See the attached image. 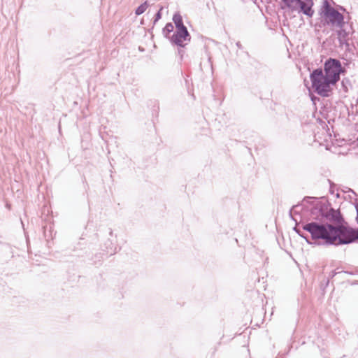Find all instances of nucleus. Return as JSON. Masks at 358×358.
<instances>
[{"mask_svg": "<svg viewBox=\"0 0 358 358\" xmlns=\"http://www.w3.org/2000/svg\"><path fill=\"white\" fill-rule=\"evenodd\" d=\"M303 229L309 232L311 238L315 241H323L325 245L345 244L342 225L334 226L330 224H322L317 222H310L303 226Z\"/></svg>", "mask_w": 358, "mask_h": 358, "instance_id": "f257e3e1", "label": "nucleus"}, {"mask_svg": "<svg viewBox=\"0 0 358 358\" xmlns=\"http://www.w3.org/2000/svg\"><path fill=\"white\" fill-rule=\"evenodd\" d=\"M310 79L314 92L323 97L329 96L333 87L336 85L324 74L321 68L313 70L310 75Z\"/></svg>", "mask_w": 358, "mask_h": 358, "instance_id": "f03ea898", "label": "nucleus"}, {"mask_svg": "<svg viewBox=\"0 0 358 358\" xmlns=\"http://www.w3.org/2000/svg\"><path fill=\"white\" fill-rule=\"evenodd\" d=\"M323 71L329 79L336 84L340 80L341 74L345 72V69L342 66L338 59L329 58L324 62Z\"/></svg>", "mask_w": 358, "mask_h": 358, "instance_id": "7ed1b4c3", "label": "nucleus"}, {"mask_svg": "<svg viewBox=\"0 0 358 358\" xmlns=\"http://www.w3.org/2000/svg\"><path fill=\"white\" fill-rule=\"evenodd\" d=\"M323 15L328 19L327 23L333 27H341L345 24L343 15L333 8L327 0L323 3Z\"/></svg>", "mask_w": 358, "mask_h": 358, "instance_id": "20e7f679", "label": "nucleus"}, {"mask_svg": "<svg viewBox=\"0 0 358 358\" xmlns=\"http://www.w3.org/2000/svg\"><path fill=\"white\" fill-rule=\"evenodd\" d=\"M191 36L189 33L185 25L180 26L176 28V31L173 34L171 37V42L177 45L178 46L184 47L183 42H189Z\"/></svg>", "mask_w": 358, "mask_h": 358, "instance_id": "39448f33", "label": "nucleus"}, {"mask_svg": "<svg viewBox=\"0 0 358 358\" xmlns=\"http://www.w3.org/2000/svg\"><path fill=\"white\" fill-rule=\"evenodd\" d=\"M327 203L316 201V203L310 209V216L313 220H322L324 218V213H327Z\"/></svg>", "mask_w": 358, "mask_h": 358, "instance_id": "423d86ee", "label": "nucleus"}, {"mask_svg": "<svg viewBox=\"0 0 358 358\" xmlns=\"http://www.w3.org/2000/svg\"><path fill=\"white\" fill-rule=\"evenodd\" d=\"M313 0H299V6L297 7V12L302 13L309 17H313L314 10L313 9Z\"/></svg>", "mask_w": 358, "mask_h": 358, "instance_id": "0eeeda50", "label": "nucleus"}, {"mask_svg": "<svg viewBox=\"0 0 358 358\" xmlns=\"http://www.w3.org/2000/svg\"><path fill=\"white\" fill-rule=\"evenodd\" d=\"M357 210V217L356 220L358 223V206L356 208ZM342 229L343 231V234L345 236V241H343L346 244L351 243L356 240H358V229H348L342 225Z\"/></svg>", "mask_w": 358, "mask_h": 358, "instance_id": "6e6552de", "label": "nucleus"}, {"mask_svg": "<svg viewBox=\"0 0 358 358\" xmlns=\"http://www.w3.org/2000/svg\"><path fill=\"white\" fill-rule=\"evenodd\" d=\"M327 213H324V218L328 221L334 222L339 224V225H341L343 218L339 210L331 208L329 204L327 203Z\"/></svg>", "mask_w": 358, "mask_h": 358, "instance_id": "1a4fd4ad", "label": "nucleus"}, {"mask_svg": "<svg viewBox=\"0 0 358 358\" xmlns=\"http://www.w3.org/2000/svg\"><path fill=\"white\" fill-rule=\"evenodd\" d=\"M339 29L337 31L338 39L339 41L340 45H348V36L350 32V27H348V25L344 24L341 27H337Z\"/></svg>", "mask_w": 358, "mask_h": 358, "instance_id": "9d476101", "label": "nucleus"}, {"mask_svg": "<svg viewBox=\"0 0 358 358\" xmlns=\"http://www.w3.org/2000/svg\"><path fill=\"white\" fill-rule=\"evenodd\" d=\"M286 6L292 11L297 10L296 6H299V0H282Z\"/></svg>", "mask_w": 358, "mask_h": 358, "instance_id": "9b49d317", "label": "nucleus"}, {"mask_svg": "<svg viewBox=\"0 0 358 358\" xmlns=\"http://www.w3.org/2000/svg\"><path fill=\"white\" fill-rule=\"evenodd\" d=\"M173 21L176 28L184 25L182 16L179 13H175L173 15Z\"/></svg>", "mask_w": 358, "mask_h": 358, "instance_id": "f8f14e48", "label": "nucleus"}, {"mask_svg": "<svg viewBox=\"0 0 358 358\" xmlns=\"http://www.w3.org/2000/svg\"><path fill=\"white\" fill-rule=\"evenodd\" d=\"M148 7V3L147 1H145L144 3H143L142 4H141L136 9V11H135V14L136 15H140L141 14H143L147 9V8Z\"/></svg>", "mask_w": 358, "mask_h": 358, "instance_id": "ddd939ff", "label": "nucleus"}, {"mask_svg": "<svg viewBox=\"0 0 358 358\" xmlns=\"http://www.w3.org/2000/svg\"><path fill=\"white\" fill-rule=\"evenodd\" d=\"M173 31V25L172 23L169 22L166 24L164 28L163 29V34L165 37H168V35Z\"/></svg>", "mask_w": 358, "mask_h": 358, "instance_id": "4468645a", "label": "nucleus"}, {"mask_svg": "<svg viewBox=\"0 0 358 358\" xmlns=\"http://www.w3.org/2000/svg\"><path fill=\"white\" fill-rule=\"evenodd\" d=\"M163 10V7H161L158 12L155 14V19L153 21L154 24H155L161 18H162V10Z\"/></svg>", "mask_w": 358, "mask_h": 358, "instance_id": "2eb2a0df", "label": "nucleus"}, {"mask_svg": "<svg viewBox=\"0 0 358 358\" xmlns=\"http://www.w3.org/2000/svg\"><path fill=\"white\" fill-rule=\"evenodd\" d=\"M350 85L348 80H343L341 82V85L343 87V90L345 92H347L348 91V85Z\"/></svg>", "mask_w": 358, "mask_h": 358, "instance_id": "dca6fc26", "label": "nucleus"}, {"mask_svg": "<svg viewBox=\"0 0 358 358\" xmlns=\"http://www.w3.org/2000/svg\"><path fill=\"white\" fill-rule=\"evenodd\" d=\"M294 230L302 238H303L304 239H306V241H307V243H310L307 238V236H304L301 232V231L297 229L296 227L294 228Z\"/></svg>", "mask_w": 358, "mask_h": 358, "instance_id": "f3484780", "label": "nucleus"}, {"mask_svg": "<svg viewBox=\"0 0 358 358\" xmlns=\"http://www.w3.org/2000/svg\"><path fill=\"white\" fill-rule=\"evenodd\" d=\"M298 207V206H294L292 209L290 210V212H289V215H290V217L293 219L292 217V211L293 210H295V209Z\"/></svg>", "mask_w": 358, "mask_h": 358, "instance_id": "a211bd4d", "label": "nucleus"}, {"mask_svg": "<svg viewBox=\"0 0 358 358\" xmlns=\"http://www.w3.org/2000/svg\"><path fill=\"white\" fill-rule=\"evenodd\" d=\"M236 45H237V47H238V48H241V43H240V42H237V43H236Z\"/></svg>", "mask_w": 358, "mask_h": 358, "instance_id": "6ab92c4d", "label": "nucleus"}, {"mask_svg": "<svg viewBox=\"0 0 358 358\" xmlns=\"http://www.w3.org/2000/svg\"><path fill=\"white\" fill-rule=\"evenodd\" d=\"M113 230H112L111 229H110L109 235H110V236H113Z\"/></svg>", "mask_w": 358, "mask_h": 358, "instance_id": "aec40b11", "label": "nucleus"}, {"mask_svg": "<svg viewBox=\"0 0 358 358\" xmlns=\"http://www.w3.org/2000/svg\"><path fill=\"white\" fill-rule=\"evenodd\" d=\"M336 272H334V271H333V272H332V273H331V277H334V276H335V275H336Z\"/></svg>", "mask_w": 358, "mask_h": 358, "instance_id": "412c9836", "label": "nucleus"}, {"mask_svg": "<svg viewBox=\"0 0 358 358\" xmlns=\"http://www.w3.org/2000/svg\"><path fill=\"white\" fill-rule=\"evenodd\" d=\"M310 199H312V198H310V197H308V198H306V199H304V201H309V200H310Z\"/></svg>", "mask_w": 358, "mask_h": 358, "instance_id": "4be33fe9", "label": "nucleus"}, {"mask_svg": "<svg viewBox=\"0 0 358 358\" xmlns=\"http://www.w3.org/2000/svg\"><path fill=\"white\" fill-rule=\"evenodd\" d=\"M357 140H358V137H357Z\"/></svg>", "mask_w": 358, "mask_h": 358, "instance_id": "5701e85b", "label": "nucleus"}]
</instances>
